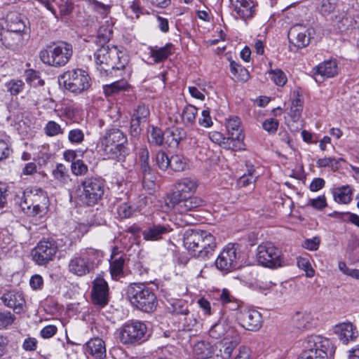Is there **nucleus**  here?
Listing matches in <instances>:
<instances>
[{
	"label": "nucleus",
	"instance_id": "obj_43",
	"mask_svg": "<svg viewBox=\"0 0 359 359\" xmlns=\"http://www.w3.org/2000/svg\"><path fill=\"white\" fill-rule=\"evenodd\" d=\"M136 208L130 203H123L117 208V214L121 218H129L136 212Z\"/></svg>",
	"mask_w": 359,
	"mask_h": 359
},
{
	"label": "nucleus",
	"instance_id": "obj_6",
	"mask_svg": "<svg viewBox=\"0 0 359 359\" xmlns=\"http://www.w3.org/2000/svg\"><path fill=\"white\" fill-rule=\"evenodd\" d=\"M126 296L133 306L144 312H153L158 305L154 292L142 283L130 284L127 287Z\"/></svg>",
	"mask_w": 359,
	"mask_h": 359
},
{
	"label": "nucleus",
	"instance_id": "obj_16",
	"mask_svg": "<svg viewBox=\"0 0 359 359\" xmlns=\"http://www.w3.org/2000/svg\"><path fill=\"white\" fill-rule=\"evenodd\" d=\"M205 205V201L202 198L191 196L179 198V200H170L168 204L169 208H173L180 214L187 213Z\"/></svg>",
	"mask_w": 359,
	"mask_h": 359
},
{
	"label": "nucleus",
	"instance_id": "obj_26",
	"mask_svg": "<svg viewBox=\"0 0 359 359\" xmlns=\"http://www.w3.org/2000/svg\"><path fill=\"white\" fill-rule=\"evenodd\" d=\"M149 55L153 58L155 63L165 62L171 55L174 53L175 48L171 43H166L163 47L149 46Z\"/></svg>",
	"mask_w": 359,
	"mask_h": 359
},
{
	"label": "nucleus",
	"instance_id": "obj_38",
	"mask_svg": "<svg viewBox=\"0 0 359 359\" xmlns=\"http://www.w3.org/2000/svg\"><path fill=\"white\" fill-rule=\"evenodd\" d=\"M169 168L175 172L184 170L187 165L186 158L181 155H173L170 158Z\"/></svg>",
	"mask_w": 359,
	"mask_h": 359
},
{
	"label": "nucleus",
	"instance_id": "obj_45",
	"mask_svg": "<svg viewBox=\"0 0 359 359\" xmlns=\"http://www.w3.org/2000/svg\"><path fill=\"white\" fill-rule=\"evenodd\" d=\"M25 83L21 80H11L6 83V90L12 95H17L22 91Z\"/></svg>",
	"mask_w": 359,
	"mask_h": 359
},
{
	"label": "nucleus",
	"instance_id": "obj_19",
	"mask_svg": "<svg viewBox=\"0 0 359 359\" xmlns=\"http://www.w3.org/2000/svg\"><path fill=\"white\" fill-rule=\"evenodd\" d=\"M198 186V181L196 179L182 178L176 182L175 191L171 194L170 200H179V198L191 196L196 191Z\"/></svg>",
	"mask_w": 359,
	"mask_h": 359
},
{
	"label": "nucleus",
	"instance_id": "obj_8",
	"mask_svg": "<svg viewBox=\"0 0 359 359\" xmlns=\"http://www.w3.org/2000/svg\"><path fill=\"white\" fill-rule=\"evenodd\" d=\"M90 78L81 69H74L64 72L59 77V82L65 88L73 93L79 94L90 86Z\"/></svg>",
	"mask_w": 359,
	"mask_h": 359
},
{
	"label": "nucleus",
	"instance_id": "obj_41",
	"mask_svg": "<svg viewBox=\"0 0 359 359\" xmlns=\"http://www.w3.org/2000/svg\"><path fill=\"white\" fill-rule=\"evenodd\" d=\"M44 133L48 137H54L64 134L65 129L55 121H49L44 127Z\"/></svg>",
	"mask_w": 359,
	"mask_h": 359
},
{
	"label": "nucleus",
	"instance_id": "obj_53",
	"mask_svg": "<svg viewBox=\"0 0 359 359\" xmlns=\"http://www.w3.org/2000/svg\"><path fill=\"white\" fill-rule=\"evenodd\" d=\"M142 175V186L144 189L147 190L149 194H151L154 191L156 187L154 177L151 172H149V174Z\"/></svg>",
	"mask_w": 359,
	"mask_h": 359
},
{
	"label": "nucleus",
	"instance_id": "obj_33",
	"mask_svg": "<svg viewBox=\"0 0 359 359\" xmlns=\"http://www.w3.org/2000/svg\"><path fill=\"white\" fill-rule=\"evenodd\" d=\"M7 26L8 30L21 34L25 30V24L21 17L17 13H11L7 16Z\"/></svg>",
	"mask_w": 359,
	"mask_h": 359
},
{
	"label": "nucleus",
	"instance_id": "obj_10",
	"mask_svg": "<svg viewBox=\"0 0 359 359\" xmlns=\"http://www.w3.org/2000/svg\"><path fill=\"white\" fill-rule=\"evenodd\" d=\"M241 251L239 245L234 243H229L218 255L215 266L217 269L224 272H230L239 267Z\"/></svg>",
	"mask_w": 359,
	"mask_h": 359
},
{
	"label": "nucleus",
	"instance_id": "obj_2",
	"mask_svg": "<svg viewBox=\"0 0 359 359\" xmlns=\"http://www.w3.org/2000/svg\"><path fill=\"white\" fill-rule=\"evenodd\" d=\"M128 138L118 128L107 130L100 137L97 147L104 158L123 161L127 154Z\"/></svg>",
	"mask_w": 359,
	"mask_h": 359
},
{
	"label": "nucleus",
	"instance_id": "obj_15",
	"mask_svg": "<svg viewBox=\"0 0 359 359\" xmlns=\"http://www.w3.org/2000/svg\"><path fill=\"white\" fill-rule=\"evenodd\" d=\"M238 323L245 330L256 332L262 325L261 313L254 309H243L237 313Z\"/></svg>",
	"mask_w": 359,
	"mask_h": 359
},
{
	"label": "nucleus",
	"instance_id": "obj_34",
	"mask_svg": "<svg viewBox=\"0 0 359 359\" xmlns=\"http://www.w3.org/2000/svg\"><path fill=\"white\" fill-rule=\"evenodd\" d=\"M125 259L123 257H112L110 262V273L113 279L117 280L123 276Z\"/></svg>",
	"mask_w": 359,
	"mask_h": 359
},
{
	"label": "nucleus",
	"instance_id": "obj_35",
	"mask_svg": "<svg viewBox=\"0 0 359 359\" xmlns=\"http://www.w3.org/2000/svg\"><path fill=\"white\" fill-rule=\"evenodd\" d=\"M198 114V109L192 105H187L182 112V121L184 126H191L196 123V116Z\"/></svg>",
	"mask_w": 359,
	"mask_h": 359
},
{
	"label": "nucleus",
	"instance_id": "obj_62",
	"mask_svg": "<svg viewBox=\"0 0 359 359\" xmlns=\"http://www.w3.org/2000/svg\"><path fill=\"white\" fill-rule=\"evenodd\" d=\"M57 327L55 325H47L41 330V336L44 339H48L53 337L57 332Z\"/></svg>",
	"mask_w": 359,
	"mask_h": 359
},
{
	"label": "nucleus",
	"instance_id": "obj_48",
	"mask_svg": "<svg viewBox=\"0 0 359 359\" xmlns=\"http://www.w3.org/2000/svg\"><path fill=\"white\" fill-rule=\"evenodd\" d=\"M155 161L156 165L162 170H166L169 168L170 158L167 154L163 151H158L156 154Z\"/></svg>",
	"mask_w": 359,
	"mask_h": 359
},
{
	"label": "nucleus",
	"instance_id": "obj_3",
	"mask_svg": "<svg viewBox=\"0 0 359 359\" xmlns=\"http://www.w3.org/2000/svg\"><path fill=\"white\" fill-rule=\"evenodd\" d=\"M97 69L106 75L112 74L113 70L123 69L127 65L126 55L116 46L102 45L94 53Z\"/></svg>",
	"mask_w": 359,
	"mask_h": 359
},
{
	"label": "nucleus",
	"instance_id": "obj_61",
	"mask_svg": "<svg viewBox=\"0 0 359 359\" xmlns=\"http://www.w3.org/2000/svg\"><path fill=\"white\" fill-rule=\"evenodd\" d=\"M149 114V111L144 105H139L135 109L133 116L142 121L145 120Z\"/></svg>",
	"mask_w": 359,
	"mask_h": 359
},
{
	"label": "nucleus",
	"instance_id": "obj_50",
	"mask_svg": "<svg viewBox=\"0 0 359 359\" xmlns=\"http://www.w3.org/2000/svg\"><path fill=\"white\" fill-rule=\"evenodd\" d=\"M165 134L158 128H153L151 133L150 142L157 146L162 145L165 142Z\"/></svg>",
	"mask_w": 359,
	"mask_h": 359
},
{
	"label": "nucleus",
	"instance_id": "obj_36",
	"mask_svg": "<svg viewBox=\"0 0 359 359\" xmlns=\"http://www.w3.org/2000/svg\"><path fill=\"white\" fill-rule=\"evenodd\" d=\"M128 86V82L126 80L122 79L115 81L111 84L104 86L103 89L104 93L107 96H111L118 93L122 90H126Z\"/></svg>",
	"mask_w": 359,
	"mask_h": 359
},
{
	"label": "nucleus",
	"instance_id": "obj_27",
	"mask_svg": "<svg viewBox=\"0 0 359 359\" xmlns=\"http://www.w3.org/2000/svg\"><path fill=\"white\" fill-rule=\"evenodd\" d=\"M22 40V35L8 29H3L0 32V41L1 44L8 48H14L18 46Z\"/></svg>",
	"mask_w": 359,
	"mask_h": 359
},
{
	"label": "nucleus",
	"instance_id": "obj_44",
	"mask_svg": "<svg viewBox=\"0 0 359 359\" xmlns=\"http://www.w3.org/2000/svg\"><path fill=\"white\" fill-rule=\"evenodd\" d=\"M217 347H219L221 356L224 359H228L231 356L235 346L232 341L225 340L218 342Z\"/></svg>",
	"mask_w": 359,
	"mask_h": 359
},
{
	"label": "nucleus",
	"instance_id": "obj_5",
	"mask_svg": "<svg viewBox=\"0 0 359 359\" xmlns=\"http://www.w3.org/2000/svg\"><path fill=\"white\" fill-rule=\"evenodd\" d=\"M73 55L72 44L60 41L53 42L46 46L39 53V57L43 63L54 67H61L66 65Z\"/></svg>",
	"mask_w": 359,
	"mask_h": 359
},
{
	"label": "nucleus",
	"instance_id": "obj_57",
	"mask_svg": "<svg viewBox=\"0 0 359 359\" xmlns=\"http://www.w3.org/2000/svg\"><path fill=\"white\" fill-rule=\"evenodd\" d=\"M172 307H173V313L178 316H183L186 314H188V311H189L188 309L187 304L182 301H179V302H175L172 305Z\"/></svg>",
	"mask_w": 359,
	"mask_h": 359
},
{
	"label": "nucleus",
	"instance_id": "obj_31",
	"mask_svg": "<svg viewBox=\"0 0 359 359\" xmlns=\"http://www.w3.org/2000/svg\"><path fill=\"white\" fill-rule=\"evenodd\" d=\"M165 134V143L170 146L175 144L177 146L179 143L184 140L187 137L186 131L181 128H174L167 130Z\"/></svg>",
	"mask_w": 359,
	"mask_h": 359
},
{
	"label": "nucleus",
	"instance_id": "obj_47",
	"mask_svg": "<svg viewBox=\"0 0 359 359\" xmlns=\"http://www.w3.org/2000/svg\"><path fill=\"white\" fill-rule=\"evenodd\" d=\"M226 332V327L222 322L215 323L209 330V335L213 339H219Z\"/></svg>",
	"mask_w": 359,
	"mask_h": 359
},
{
	"label": "nucleus",
	"instance_id": "obj_30",
	"mask_svg": "<svg viewBox=\"0 0 359 359\" xmlns=\"http://www.w3.org/2000/svg\"><path fill=\"white\" fill-rule=\"evenodd\" d=\"M312 317L307 312L297 311L292 318V326L298 330L308 329L311 324Z\"/></svg>",
	"mask_w": 359,
	"mask_h": 359
},
{
	"label": "nucleus",
	"instance_id": "obj_51",
	"mask_svg": "<svg viewBox=\"0 0 359 359\" xmlns=\"http://www.w3.org/2000/svg\"><path fill=\"white\" fill-rule=\"evenodd\" d=\"M84 133L79 128L70 130L68 134V140L72 144H81L84 140Z\"/></svg>",
	"mask_w": 359,
	"mask_h": 359
},
{
	"label": "nucleus",
	"instance_id": "obj_24",
	"mask_svg": "<svg viewBox=\"0 0 359 359\" xmlns=\"http://www.w3.org/2000/svg\"><path fill=\"white\" fill-rule=\"evenodd\" d=\"M334 332L343 344L354 340L358 336L356 328L350 322L342 323L335 325Z\"/></svg>",
	"mask_w": 359,
	"mask_h": 359
},
{
	"label": "nucleus",
	"instance_id": "obj_23",
	"mask_svg": "<svg viewBox=\"0 0 359 359\" xmlns=\"http://www.w3.org/2000/svg\"><path fill=\"white\" fill-rule=\"evenodd\" d=\"M1 299L6 306L13 309L15 313L22 312L25 300L20 292L15 290L9 291L4 293L1 296Z\"/></svg>",
	"mask_w": 359,
	"mask_h": 359
},
{
	"label": "nucleus",
	"instance_id": "obj_18",
	"mask_svg": "<svg viewBox=\"0 0 359 359\" xmlns=\"http://www.w3.org/2000/svg\"><path fill=\"white\" fill-rule=\"evenodd\" d=\"M288 39L290 43L298 48H302L309 44V29L302 25L292 26L288 32Z\"/></svg>",
	"mask_w": 359,
	"mask_h": 359
},
{
	"label": "nucleus",
	"instance_id": "obj_20",
	"mask_svg": "<svg viewBox=\"0 0 359 359\" xmlns=\"http://www.w3.org/2000/svg\"><path fill=\"white\" fill-rule=\"evenodd\" d=\"M229 1L237 18L247 20L252 18L256 13L254 0H229Z\"/></svg>",
	"mask_w": 359,
	"mask_h": 359
},
{
	"label": "nucleus",
	"instance_id": "obj_13",
	"mask_svg": "<svg viewBox=\"0 0 359 359\" xmlns=\"http://www.w3.org/2000/svg\"><path fill=\"white\" fill-rule=\"evenodd\" d=\"M147 327L141 322L127 323L119 331V339L124 344H134L142 340L146 334Z\"/></svg>",
	"mask_w": 359,
	"mask_h": 359
},
{
	"label": "nucleus",
	"instance_id": "obj_40",
	"mask_svg": "<svg viewBox=\"0 0 359 359\" xmlns=\"http://www.w3.org/2000/svg\"><path fill=\"white\" fill-rule=\"evenodd\" d=\"M140 165L142 175L151 172V167L149 163V153L147 148H141L139 151Z\"/></svg>",
	"mask_w": 359,
	"mask_h": 359
},
{
	"label": "nucleus",
	"instance_id": "obj_42",
	"mask_svg": "<svg viewBox=\"0 0 359 359\" xmlns=\"http://www.w3.org/2000/svg\"><path fill=\"white\" fill-rule=\"evenodd\" d=\"M53 177L60 182L65 183L69 179L68 170L62 163L57 164L52 171Z\"/></svg>",
	"mask_w": 359,
	"mask_h": 359
},
{
	"label": "nucleus",
	"instance_id": "obj_56",
	"mask_svg": "<svg viewBox=\"0 0 359 359\" xmlns=\"http://www.w3.org/2000/svg\"><path fill=\"white\" fill-rule=\"evenodd\" d=\"M279 123L276 119L267 118L263 123V128L269 133H275L278 128Z\"/></svg>",
	"mask_w": 359,
	"mask_h": 359
},
{
	"label": "nucleus",
	"instance_id": "obj_28",
	"mask_svg": "<svg viewBox=\"0 0 359 359\" xmlns=\"http://www.w3.org/2000/svg\"><path fill=\"white\" fill-rule=\"evenodd\" d=\"M240 124V119L238 117L231 118L228 120L226 128L229 135V139L238 142L243 140L244 135Z\"/></svg>",
	"mask_w": 359,
	"mask_h": 359
},
{
	"label": "nucleus",
	"instance_id": "obj_63",
	"mask_svg": "<svg viewBox=\"0 0 359 359\" xmlns=\"http://www.w3.org/2000/svg\"><path fill=\"white\" fill-rule=\"evenodd\" d=\"M30 286L34 290H40L43 285V278L38 274L34 275L31 277L29 280Z\"/></svg>",
	"mask_w": 359,
	"mask_h": 359
},
{
	"label": "nucleus",
	"instance_id": "obj_55",
	"mask_svg": "<svg viewBox=\"0 0 359 359\" xmlns=\"http://www.w3.org/2000/svg\"><path fill=\"white\" fill-rule=\"evenodd\" d=\"M297 266L299 268L306 271L307 277H313L314 276V270L312 269L309 261L303 257L297 258Z\"/></svg>",
	"mask_w": 359,
	"mask_h": 359
},
{
	"label": "nucleus",
	"instance_id": "obj_39",
	"mask_svg": "<svg viewBox=\"0 0 359 359\" xmlns=\"http://www.w3.org/2000/svg\"><path fill=\"white\" fill-rule=\"evenodd\" d=\"M16 317L11 311L0 309V330H6L11 326Z\"/></svg>",
	"mask_w": 359,
	"mask_h": 359
},
{
	"label": "nucleus",
	"instance_id": "obj_32",
	"mask_svg": "<svg viewBox=\"0 0 359 359\" xmlns=\"http://www.w3.org/2000/svg\"><path fill=\"white\" fill-rule=\"evenodd\" d=\"M193 353L197 359H207L212 356V348L209 343L198 341L194 346Z\"/></svg>",
	"mask_w": 359,
	"mask_h": 359
},
{
	"label": "nucleus",
	"instance_id": "obj_54",
	"mask_svg": "<svg viewBox=\"0 0 359 359\" xmlns=\"http://www.w3.org/2000/svg\"><path fill=\"white\" fill-rule=\"evenodd\" d=\"M348 22L349 20L346 17V15L344 12L336 15L334 19H333V23L334 24V26H336L339 31H343L348 26Z\"/></svg>",
	"mask_w": 359,
	"mask_h": 359
},
{
	"label": "nucleus",
	"instance_id": "obj_64",
	"mask_svg": "<svg viewBox=\"0 0 359 359\" xmlns=\"http://www.w3.org/2000/svg\"><path fill=\"white\" fill-rule=\"evenodd\" d=\"M37 340L34 337H28L25 339L22 344V348L25 351H33L37 348Z\"/></svg>",
	"mask_w": 359,
	"mask_h": 359
},
{
	"label": "nucleus",
	"instance_id": "obj_14",
	"mask_svg": "<svg viewBox=\"0 0 359 359\" xmlns=\"http://www.w3.org/2000/svg\"><path fill=\"white\" fill-rule=\"evenodd\" d=\"M304 351H313V353L323 351L326 355H334L336 346L327 338L320 335H310L303 341Z\"/></svg>",
	"mask_w": 359,
	"mask_h": 359
},
{
	"label": "nucleus",
	"instance_id": "obj_60",
	"mask_svg": "<svg viewBox=\"0 0 359 359\" xmlns=\"http://www.w3.org/2000/svg\"><path fill=\"white\" fill-rule=\"evenodd\" d=\"M202 117L198 119L201 126L205 128H209L212 125V121L210 115L209 109H204L201 113Z\"/></svg>",
	"mask_w": 359,
	"mask_h": 359
},
{
	"label": "nucleus",
	"instance_id": "obj_21",
	"mask_svg": "<svg viewBox=\"0 0 359 359\" xmlns=\"http://www.w3.org/2000/svg\"><path fill=\"white\" fill-rule=\"evenodd\" d=\"M109 287L107 283L100 278L93 282L92 299L95 305L104 307L108 303Z\"/></svg>",
	"mask_w": 359,
	"mask_h": 359
},
{
	"label": "nucleus",
	"instance_id": "obj_17",
	"mask_svg": "<svg viewBox=\"0 0 359 359\" xmlns=\"http://www.w3.org/2000/svg\"><path fill=\"white\" fill-rule=\"evenodd\" d=\"M338 65L334 60H329L320 63L313 69L316 82L322 83L325 79L332 78L338 74Z\"/></svg>",
	"mask_w": 359,
	"mask_h": 359
},
{
	"label": "nucleus",
	"instance_id": "obj_7",
	"mask_svg": "<svg viewBox=\"0 0 359 359\" xmlns=\"http://www.w3.org/2000/svg\"><path fill=\"white\" fill-rule=\"evenodd\" d=\"M99 261V252L93 248H86L75 254L69 261V271L77 276L90 273Z\"/></svg>",
	"mask_w": 359,
	"mask_h": 359
},
{
	"label": "nucleus",
	"instance_id": "obj_12",
	"mask_svg": "<svg viewBox=\"0 0 359 359\" xmlns=\"http://www.w3.org/2000/svg\"><path fill=\"white\" fill-rule=\"evenodd\" d=\"M57 251V246L53 240H42L33 249V260L39 265L43 266L53 261Z\"/></svg>",
	"mask_w": 359,
	"mask_h": 359
},
{
	"label": "nucleus",
	"instance_id": "obj_22",
	"mask_svg": "<svg viewBox=\"0 0 359 359\" xmlns=\"http://www.w3.org/2000/svg\"><path fill=\"white\" fill-rule=\"evenodd\" d=\"M83 350L88 359H104L106 358L105 343L99 337L90 339L84 346Z\"/></svg>",
	"mask_w": 359,
	"mask_h": 359
},
{
	"label": "nucleus",
	"instance_id": "obj_49",
	"mask_svg": "<svg viewBox=\"0 0 359 359\" xmlns=\"http://www.w3.org/2000/svg\"><path fill=\"white\" fill-rule=\"evenodd\" d=\"M269 74L271 75V79L276 85L283 86L286 83L287 79L286 75L282 70L279 69H271Z\"/></svg>",
	"mask_w": 359,
	"mask_h": 359
},
{
	"label": "nucleus",
	"instance_id": "obj_9",
	"mask_svg": "<svg viewBox=\"0 0 359 359\" xmlns=\"http://www.w3.org/2000/svg\"><path fill=\"white\" fill-rule=\"evenodd\" d=\"M83 191L79 195L81 201L87 205H93L104 194V182L100 177H86L81 183Z\"/></svg>",
	"mask_w": 359,
	"mask_h": 359
},
{
	"label": "nucleus",
	"instance_id": "obj_46",
	"mask_svg": "<svg viewBox=\"0 0 359 359\" xmlns=\"http://www.w3.org/2000/svg\"><path fill=\"white\" fill-rule=\"evenodd\" d=\"M334 355H326L323 351H303L297 359H332Z\"/></svg>",
	"mask_w": 359,
	"mask_h": 359
},
{
	"label": "nucleus",
	"instance_id": "obj_59",
	"mask_svg": "<svg viewBox=\"0 0 359 359\" xmlns=\"http://www.w3.org/2000/svg\"><path fill=\"white\" fill-rule=\"evenodd\" d=\"M182 317L183 318H180V320L183 322L184 327L187 330H191L196 324V318L194 317V314L190 313L189 311H188V314Z\"/></svg>",
	"mask_w": 359,
	"mask_h": 359
},
{
	"label": "nucleus",
	"instance_id": "obj_4",
	"mask_svg": "<svg viewBox=\"0 0 359 359\" xmlns=\"http://www.w3.org/2000/svg\"><path fill=\"white\" fill-rule=\"evenodd\" d=\"M15 203L27 216H42L47 210L49 200L41 189H34L23 192L21 196H16Z\"/></svg>",
	"mask_w": 359,
	"mask_h": 359
},
{
	"label": "nucleus",
	"instance_id": "obj_58",
	"mask_svg": "<svg viewBox=\"0 0 359 359\" xmlns=\"http://www.w3.org/2000/svg\"><path fill=\"white\" fill-rule=\"evenodd\" d=\"M309 205H311L315 209L322 210L327 206L326 198L325 196H320L316 198L310 199Z\"/></svg>",
	"mask_w": 359,
	"mask_h": 359
},
{
	"label": "nucleus",
	"instance_id": "obj_52",
	"mask_svg": "<svg viewBox=\"0 0 359 359\" xmlns=\"http://www.w3.org/2000/svg\"><path fill=\"white\" fill-rule=\"evenodd\" d=\"M71 168L72 172L76 175H83L88 172V166L80 159L73 161Z\"/></svg>",
	"mask_w": 359,
	"mask_h": 359
},
{
	"label": "nucleus",
	"instance_id": "obj_11",
	"mask_svg": "<svg viewBox=\"0 0 359 359\" xmlns=\"http://www.w3.org/2000/svg\"><path fill=\"white\" fill-rule=\"evenodd\" d=\"M281 256V250L271 242L263 243L257 247V262L265 267L274 269L280 266Z\"/></svg>",
	"mask_w": 359,
	"mask_h": 359
},
{
	"label": "nucleus",
	"instance_id": "obj_29",
	"mask_svg": "<svg viewBox=\"0 0 359 359\" xmlns=\"http://www.w3.org/2000/svg\"><path fill=\"white\" fill-rule=\"evenodd\" d=\"M353 194V189L349 185H344L333 190V197L334 201L341 204H348L351 200Z\"/></svg>",
	"mask_w": 359,
	"mask_h": 359
},
{
	"label": "nucleus",
	"instance_id": "obj_1",
	"mask_svg": "<svg viewBox=\"0 0 359 359\" xmlns=\"http://www.w3.org/2000/svg\"><path fill=\"white\" fill-rule=\"evenodd\" d=\"M183 243L192 256L201 259L212 256L217 246L215 236L207 231L201 230H187Z\"/></svg>",
	"mask_w": 359,
	"mask_h": 359
},
{
	"label": "nucleus",
	"instance_id": "obj_25",
	"mask_svg": "<svg viewBox=\"0 0 359 359\" xmlns=\"http://www.w3.org/2000/svg\"><path fill=\"white\" fill-rule=\"evenodd\" d=\"M171 231L169 224H152L142 231V236L147 241H158Z\"/></svg>",
	"mask_w": 359,
	"mask_h": 359
},
{
	"label": "nucleus",
	"instance_id": "obj_37",
	"mask_svg": "<svg viewBox=\"0 0 359 359\" xmlns=\"http://www.w3.org/2000/svg\"><path fill=\"white\" fill-rule=\"evenodd\" d=\"M112 33V26L108 22H107V25L100 26L97 32L98 43L101 45H105L111 37Z\"/></svg>",
	"mask_w": 359,
	"mask_h": 359
}]
</instances>
